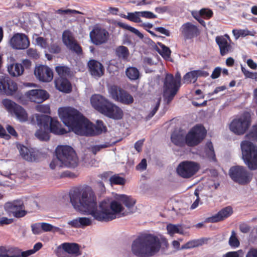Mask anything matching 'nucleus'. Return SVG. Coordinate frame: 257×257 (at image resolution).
<instances>
[{
	"instance_id": "obj_47",
	"label": "nucleus",
	"mask_w": 257,
	"mask_h": 257,
	"mask_svg": "<svg viewBox=\"0 0 257 257\" xmlns=\"http://www.w3.org/2000/svg\"><path fill=\"white\" fill-rule=\"evenodd\" d=\"M184 81L187 83H194L197 81V76L195 70L186 73L184 76Z\"/></svg>"
},
{
	"instance_id": "obj_13",
	"label": "nucleus",
	"mask_w": 257,
	"mask_h": 257,
	"mask_svg": "<svg viewBox=\"0 0 257 257\" xmlns=\"http://www.w3.org/2000/svg\"><path fill=\"white\" fill-rule=\"evenodd\" d=\"M198 163L191 161H184L178 166V174L184 178H190L199 170Z\"/></svg>"
},
{
	"instance_id": "obj_43",
	"label": "nucleus",
	"mask_w": 257,
	"mask_h": 257,
	"mask_svg": "<svg viewBox=\"0 0 257 257\" xmlns=\"http://www.w3.org/2000/svg\"><path fill=\"white\" fill-rule=\"evenodd\" d=\"M109 182L111 185H123L126 181L125 178L119 176V174H114L110 177Z\"/></svg>"
},
{
	"instance_id": "obj_54",
	"label": "nucleus",
	"mask_w": 257,
	"mask_h": 257,
	"mask_svg": "<svg viewBox=\"0 0 257 257\" xmlns=\"http://www.w3.org/2000/svg\"><path fill=\"white\" fill-rule=\"evenodd\" d=\"M161 101V98L159 97L158 99L157 102L155 107L153 108V109L152 110V111L150 112V113L147 115V116L146 117L147 119H150L155 114V113H156V112L157 111V110H158V109L159 108Z\"/></svg>"
},
{
	"instance_id": "obj_29",
	"label": "nucleus",
	"mask_w": 257,
	"mask_h": 257,
	"mask_svg": "<svg viewBox=\"0 0 257 257\" xmlns=\"http://www.w3.org/2000/svg\"><path fill=\"white\" fill-rule=\"evenodd\" d=\"M61 124L58 120L57 118H51V120L49 122V131L54 134L63 135L67 133L66 131L61 128Z\"/></svg>"
},
{
	"instance_id": "obj_16",
	"label": "nucleus",
	"mask_w": 257,
	"mask_h": 257,
	"mask_svg": "<svg viewBox=\"0 0 257 257\" xmlns=\"http://www.w3.org/2000/svg\"><path fill=\"white\" fill-rule=\"evenodd\" d=\"M11 47L16 50H25L30 44L28 37L23 33L15 34L9 41Z\"/></svg>"
},
{
	"instance_id": "obj_5",
	"label": "nucleus",
	"mask_w": 257,
	"mask_h": 257,
	"mask_svg": "<svg viewBox=\"0 0 257 257\" xmlns=\"http://www.w3.org/2000/svg\"><path fill=\"white\" fill-rule=\"evenodd\" d=\"M56 157L50 164L52 169L64 166L75 168L78 165V159L74 149L69 146H58L55 150Z\"/></svg>"
},
{
	"instance_id": "obj_27",
	"label": "nucleus",
	"mask_w": 257,
	"mask_h": 257,
	"mask_svg": "<svg viewBox=\"0 0 257 257\" xmlns=\"http://www.w3.org/2000/svg\"><path fill=\"white\" fill-rule=\"evenodd\" d=\"M19 152L22 157L29 162H34L38 160V156L36 153L31 151L23 145L20 146Z\"/></svg>"
},
{
	"instance_id": "obj_49",
	"label": "nucleus",
	"mask_w": 257,
	"mask_h": 257,
	"mask_svg": "<svg viewBox=\"0 0 257 257\" xmlns=\"http://www.w3.org/2000/svg\"><path fill=\"white\" fill-rule=\"evenodd\" d=\"M140 12H136L135 13H128L126 18L133 22L135 23H140L142 20L140 18Z\"/></svg>"
},
{
	"instance_id": "obj_14",
	"label": "nucleus",
	"mask_w": 257,
	"mask_h": 257,
	"mask_svg": "<svg viewBox=\"0 0 257 257\" xmlns=\"http://www.w3.org/2000/svg\"><path fill=\"white\" fill-rule=\"evenodd\" d=\"M62 38L64 44L71 52L78 56L83 54L82 47L78 44L70 31L68 30L64 31L62 34Z\"/></svg>"
},
{
	"instance_id": "obj_45",
	"label": "nucleus",
	"mask_w": 257,
	"mask_h": 257,
	"mask_svg": "<svg viewBox=\"0 0 257 257\" xmlns=\"http://www.w3.org/2000/svg\"><path fill=\"white\" fill-rule=\"evenodd\" d=\"M42 246L43 244L41 242H37L34 245L33 248L32 249L22 251V256L29 257L30 255L39 250L42 247Z\"/></svg>"
},
{
	"instance_id": "obj_30",
	"label": "nucleus",
	"mask_w": 257,
	"mask_h": 257,
	"mask_svg": "<svg viewBox=\"0 0 257 257\" xmlns=\"http://www.w3.org/2000/svg\"><path fill=\"white\" fill-rule=\"evenodd\" d=\"M216 42L219 46L220 53L221 56H224L230 51L231 46L228 44L225 38L222 37H217Z\"/></svg>"
},
{
	"instance_id": "obj_10",
	"label": "nucleus",
	"mask_w": 257,
	"mask_h": 257,
	"mask_svg": "<svg viewBox=\"0 0 257 257\" xmlns=\"http://www.w3.org/2000/svg\"><path fill=\"white\" fill-rule=\"evenodd\" d=\"M5 210L10 215L19 218L24 217L27 213L22 199H16L5 203Z\"/></svg>"
},
{
	"instance_id": "obj_25",
	"label": "nucleus",
	"mask_w": 257,
	"mask_h": 257,
	"mask_svg": "<svg viewBox=\"0 0 257 257\" xmlns=\"http://www.w3.org/2000/svg\"><path fill=\"white\" fill-rule=\"evenodd\" d=\"M89 124V128L87 130L84 135H87V134L90 136L98 135L106 131V127L104 125L103 122L101 120H97L96 125H92L90 121Z\"/></svg>"
},
{
	"instance_id": "obj_32",
	"label": "nucleus",
	"mask_w": 257,
	"mask_h": 257,
	"mask_svg": "<svg viewBox=\"0 0 257 257\" xmlns=\"http://www.w3.org/2000/svg\"><path fill=\"white\" fill-rule=\"evenodd\" d=\"M120 202L127 208V211H132V209L136 203V200L131 196L124 194L120 195L118 198Z\"/></svg>"
},
{
	"instance_id": "obj_58",
	"label": "nucleus",
	"mask_w": 257,
	"mask_h": 257,
	"mask_svg": "<svg viewBox=\"0 0 257 257\" xmlns=\"http://www.w3.org/2000/svg\"><path fill=\"white\" fill-rule=\"evenodd\" d=\"M27 54L28 57L37 59L39 58V55L36 49L29 48L27 51Z\"/></svg>"
},
{
	"instance_id": "obj_41",
	"label": "nucleus",
	"mask_w": 257,
	"mask_h": 257,
	"mask_svg": "<svg viewBox=\"0 0 257 257\" xmlns=\"http://www.w3.org/2000/svg\"><path fill=\"white\" fill-rule=\"evenodd\" d=\"M55 70L59 76V78H66L70 75V68L66 66H58L56 67Z\"/></svg>"
},
{
	"instance_id": "obj_2",
	"label": "nucleus",
	"mask_w": 257,
	"mask_h": 257,
	"mask_svg": "<svg viewBox=\"0 0 257 257\" xmlns=\"http://www.w3.org/2000/svg\"><path fill=\"white\" fill-rule=\"evenodd\" d=\"M58 112L65 125L76 134L84 136L89 128V121L77 109L71 107H61Z\"/></svg>"
},
{
	"instance_id": "obj_56",
	"label": "nucleus",
	"mask_w": 257,
	"mask_h": 257,
	"mask_svg": "<svg viewBox=\"0 0 257 257\" xmlns=\"http://www.w3.org/2000/svg\"><path fill=\"white\" fill-rule=\"evenodd\" d=\"M31 228L32 231L34 234H40L42 233L41 222L32 224Z\"/></svg>"
},
{
	"instance_id": "obj_46",
	"label": "nucleus",
	"mask_w": 257,
	"mask_h": 257,
	"mask_svg": "<svg viewBox=\"0 0 257 257\" xmlns=\"http://www.w3.org/2000/svg\"><path fill=\"white\" fill-rule=\"evenodd\" d=\"M228 243L231 247H238L240 245L239 241L237 238L236 233L232 230L231 236L229 237Z\"/></svg>"
},
{
	"instance_id": "obj_40",
	"label": "nucleus",
	"mask_w": 257,
	"mask_h": 257,
	"mask_svg": "<svg viewBox=\"0 0 257 257\" xmlns=\"http://www.w3.org/2000/svg\"><path fill=\"white\" fill-rule=\"evenodd\" d=\"M125 74L127 77L131 80H136L140 77V73L139 70L134 67H130L126 69Z\"/></svg>"
},
{
	"instance_id": "obj_33",
	"label": "nucleus",
	"mask_w": 257,
	"mask_h": 257,
	"mask_svg": "<svg viewBox=\"0 0 257 257\" xmlns=\"http://www.w3.org/2000/svg\"><path fill=\"white\" fill-rule=\"evenodd\" d=\"M191 14L194 19H197V18H199V16H200L202 18L208 20L212 18L213 13L210 9L203 8L199 12L192 11Z\"/></svg>"
},
{
	"instance_id": "obj_17",
	"label": "nucleus",
	"mask_w": 257,
	"mask_h": 257,
	"mask_svg": "<svg viewBox=\"0 0 257 257\" xmlns=\"http://www.w3.org/2000/svg\"><path fill=\"white\" fill-rule=\"evenodd\" d=\"M109 34L104 29L98 27H94L90 32V38L95 45H100L106 43L108 40Z\"/></svg>"
},
{
	"instance_id": "obj_55",
	"label": "nucleus",
	"mask_w": 257,
	"mask_h": 257,
	"mask_svg": "<svg viewBox=\"0 0 257 257\" xmlns=\"http://www.w3.org/2000/svg\"><path fill=\"white\" fill-rule=\"evenodd\" d=\"M49 51L51 53L58 54L61 52V48L57 43L51 44L49 47Z\"/></svg>"
},
{
	"instance_id": "obj_57",
	"label": "nucleus",
	"mask_w": 257,
	"mask_h": 257,
	"mask_svg": "<svg viewBox=\"0 0 257 257\" xmlns=\"http://www.w3.org/2000/svg\"><path fill=\"white\" fill-rule=\"evenodd\" d=\"M37 110L44 113H50V108L49 105H38L37 106Z\"/></svg>"
},
{
	"instance_id": "obj_48",
	"label": "nucleus",
	"mask_w": 257,
	"mask_h": 257,
	"mask_svg": "<svg viewBox=\"0 0 257 257\" xmlns=\"http://www.w3.org/2000/svg\"><path fill=\"white\" fill-rule=\"evenodd\" d=\"M120 26L127 30L130 31V32L134 33L136 35H137L140 39H143L144 38V35L142 33H141L136 28L128 25L125 23H120L119 24Z\"/></svg>"
},
{
	"instance_id": "obj_64",
	"label": "nucleus",
	"mask_w": 257,
	"mask_h": 257,
	"mask_svg": "<svg viewBox=\"0 0 257 257\" xmlns=\"http://www.w3.org/2000/svg\"><path fill=\"white\" fill-rule=\"evenodd\" d=\"M36 42L38 45H40L41 47L44 48H46L48 46L46 40L44 39L43 37H38L36 39Z\"/></svg>"
},
{
	"instance_id": "obj_11",
	"label": "nucleus",
	"mask_w": 257,
	"mask_h": 257,
	"mask_svg": "<svg viewBox=\"0 0 257 257\" xmlns=\"http://www.w3.org/2000/svg\"><path fill=\"white\" fill-rule=\"evenodd\" d=\"M108 92L113 100L122 104L130 105L134 102L133 96L126 90L116 85L111 86L108 88Z\"/></svg>"
},
{
	"instance_id": "obj_3",
	"label": "nucleus",
	"mask_w": 257,
	"mask_h": 257,
	"mask_svg": "<svg viewBox=\"0 0 257 257\" xmlns=\"http://www.w3.org/2000/svg\"><path fill=\"white\" fill-rule=\"evenodd\" d=\"M161 246L158 237L150 233H142L133 241L132 251L139 257H151L159 252Z\"/></svg>"
},
{
	"instance_id": "obj_18",
	"label": "nucleus",
	"mask_w": 257,
	"mask_h": 257,
	"mask_svg": "<svg viewBox=\"0 0 257 257\" xmlns=\"http://www.w3.org/2000/svg\"><path fill=\"white\" fill-rule=\"evenodd\" d=\"M26 97L32 102L40 103L47 99L49 97V93L42 89H32L25 93Z\"/></svg>"
},
{
	"instance_id": "obj_26",
	"label": "nucleus",
	"mask_w": 257,
	"mask_h": 257,
	"mask_svg": "<svg viewBox=\"0 0 257 257\" xmlns=\"http://www.w3.org/2000/svg\"><path fill=\"white\" fill-rule=\"evenodd\" d=\"M57 89L65 93L71 91L72 86L70 82L66 78H58L55 81Z\"/></svg>"
},
{
	"instance_id": "obj_52",
	"label": "nucleus",
	"mask_w": 257,
	"mask_h": 257,
	"mask_svg": "<svg viewBox=\"0 0 257 257\" xmlns=\"http://www.w3.org/2000/svg\"><path fill=\"white\" fill-rule=\"evenodd\" d=\"M108 145L106 144L92 146L88 149L92 152L93 155H95L97 152H99L102 149L106 148Z\"/></svg>"
},
{
	"instance_id": "obj_24",
	"label": "nucleus",
	"mask_w": 257,
	"mask_h": 257,
	"mask_svg": "<svg viewBox=\"0 0 257 257\" xmlns=\"http://www.w3.org/2000/svg\"><path fill=\"white\" fill-rule=\"evenodd\" d=\"M89 71L92 76L100 77L104 73V68L99 62L91 59L87 63Z\"/></svg>"
},
{
	"instance_id": "obj_62",
	"label": "nucleus",
	"mask_w": 257,
	"mask_h": 257,
	"mask_svg": "<svg viewBox=\"0 0 257 257\" xmlns=\"http://www.w3.org/2000/svg\"><path fill=\"white\" fill-rule=\"evenodd\" d=\"M65 251L62 246V244L55 250V253L58 257H65Z\"/></svg>"
},
{
	"instance_id": "obj_42",
	"label": "nucleus",
	"mask_w": 257,
	"mask_h": 257,
	"mask_svg": "<svg viewBox=\"0 0 257 257\" xmlns=\"http://www.w3.org/2000/svg\"><path fill=\"white\" fill-rule=\"evenodd\" d=\"M206 146L208 149V150L206 151V155L207 158L210 161L216 162L217 159L216 158L212 143L211 142H208Z\"/></svg>"
},
{
	"instance_id": "obj_35",
	"label": "nucleus",
	"mask_w": 257,
	"mask_h": 257,
	"mask_svg": "<svg viewBox=\"0 0 257 257\" xmlns=\"http://www.w3.org/2000/svg\"><path fill=\"white\" fill-rule=\"evenodd\" d=\"M24 71L23 65L20 63L12 65L8 68L9 73L12 76H20L23 73Z\"/></svg>"
},
{
	"instance_id": "obj_7",
	"label": "nucleus",
	"mask_w": 257,
	"mask_h": 257,
	"mask_svg": "<svg viewBox=\"0 0 257 257\" xmlns=\"http://www.w3.org/2000/svg\"><path fill=\"white\" fill-rule=\"evenodd\" d=\"M229 175L234 182L239 185H245L250 182L253 175L245 167L241 166H235L230 168Z\"/></svg>"
},
{
	"instance_id": "obj_6",
	"label": "nucleus",
	"mask_w": 257,
	"mask_h": 257,
	"mask_svg": "<svg viewBox=\"0 0 257 257\" xmlns=\"http://www.w3.org/2000/svg\"><path fill=\"white\" fill-rule=\"evenodd\" d=\"M240 147L242 159L249 169L252 170L257 169V146L250 142L243 141Z\"/></svg>"
},
{
	"instance_id": "obj_61",
	"label": "nucleus",
	"mask_w": 257,
	"mask_h": 257,
	"mask_svg": "<svg viewBox=\"0 0 257 257\" xmlns=\"http://www.w3.org/2000/svg\"><path fill=\"white\" fill-rule=\"evenodd\" d=\"M140 13L141 16L144 18L148 19H155L157 18V16L151 12L143 11L140 12Z\"/></svg>"
},
{
	"instance_id": "obj_38",
	"label": "nucleus",
	"mask_w": 257,
	"mask_h": 257,
	"mask_svg": "<svg viewBox=\"0 0 257 257\" xmlns=\"http://www.w3.org/2000/svg\"><path fill=\"white\" fill-rule=\"evenodd\" d=\"M206 238H201L188 241L182 246V248H191L202 245L205 242L207 241Z\"/></svg>"
},
{
	"instance_id": "obj_50",
	"label": "nucleus",
	"mask_w": 257,
	"mask_h": 257,
	"mask_svg": "<svg viewBox=\"0 0 257 257\" xmlns=\"http://www.w3.org/2000/svg\"><path fill=\"white\" fill-rule=\"evenodd\" d=\"M8 76H0V93L5 94L6 84H8Z\"/></svg>"
},
{
	"instance_id": "obj_8",
	"label": "nucleus",
	"mask_w": 257,
	"mask_h": 257,
	"mask_svg": "<svg viewBox=\"0 0 257 257\" xmlns=\"http://www.w3.org/2000/svg\"><path fill=\"white\" fill-rule=\"evenodd\" d=\"M206 135L205 127L201 124H196L186 135L185 143L189 147H195L203 141Z\"/></svg>"
},
{
	"instance_id": "obj_23",
	"label": "nucleus",
	"mask_w": 257,
	"mask_h": 257,
	"mask_svg": "<svg viewBox=\"0 0 257 257\" xmlns=\"http://www.w3.org/2000/svg\"><path fill=\"white\" fill-rule=\"evenodd\" d=\"M181 31L186 39H191L198 36L200 33L197 27L189 22L183 25Z\"/></svg>"
},
{
	"instance_id": "obj_31",
	"label": "nucleus",
	"mask_w": 257,
	"mask_h": 257,
	"mask_svg": "<svg viewBox=\"0 0 257 257\" xmlns=\"http://www.w3.org/2000/svg\"><path fill=\"white\" fill-rule=\"evenodd\" d=\"M69 224L74 227H83L90 225L92 220L87 217H78L71 220Z\"/></svg>"
},
{
	"instance_id": "obj_12",
	"label": "nucleus",
	"mask_w": 257,
	"mask_h": 257,
	"mask_svg": "<svg viewBox=\"0 0 257 257\" xmlns=\"http://www.w3.org/2000/svg\"><path fill=\"white\" fill-rule=\"evenodd\" d=\"M2 104L7 111L12 114H14L20 121L25 122L28 120V114L21 106L9 99L3 100Z\"/></svg>"
},
{
	"instance_id": "obj_20",
	"label": "nucleus",
	"mask_w": 257,
	"mask_h": 257,
	"mask_svg": "<svg viewBox=\"0 0 257 257\" xmlns=\"http://www.w3.org/2000/svg\"><path fill=\"white\" fill-rule=\"evenodd\" d=\"M109 102L108 99L98 94H93L90 98V102L92 107L101 114Z\"/></svg>"
},
{
	"instance_id": "obj_53",
	"label": "nucleus",
	"mask_w": 257,
	"mask_h": 257,
	"mask_svg": "<svg viewBox=\"0 0 257 257\" xmlns=\"http://www.w3.org/2000/svg\"><path fill=\"white\" fill-rule=\"evenodd\" d=\"M243 251L242 249L237 251H229L223 254L222 257H239L240 255H243Z\"/></svg>"
},
{
	"instance_id": "obj_59",
	"label": "nucleus",
	"mask_w": 257,
	"mask_h": 257,
	"mask_svg": "<svg viewBox=\"0 0 257 257\" xmlns=\"http://www.w3.org/2000/svg\"><path fill=\"white\" fill-rule=\"evenodd\" d=\"M41 228H42V232H48L51 231L54 228V226L46 222H41Z\"/></svg>"
},
{
	"instance_id": "obj_15",
	"label": "nucleus",
	"mask_w": 257,
	"mask_h": 257,
	"mask_svg": "<svg viewBox=\"0 0 257 257\" xmlns=\"http://www.w3.org/2000/svg\"><path fill=\"white\" fill-rule=\"evenodd\" d=\"M250 124L249 118L243 115L233 119L230 124L229 128L235 134L241 135L246 132Z\"/></svg>"
},
{
	"instance_id": "obj_28",
	"label": "nucleus",
	"mask_w": 257,
	"mask_h": 257,
	"mask_svg": "<svg viewBox=\"0 0 257 257\" xmlns=\"http://www.w3.org/2000/svg\"><path fill=\"white\" fill-rule=\"evenodd\" d=\"M51 117L47 115L35 114L33 116V119H36V121L38 126L41 128L42 127L44 130L49 131V125Z\"/></svg>"
},
{
	"instance_id": "obj_63",
	"label": "nucleus",
	"mask_w": 257,
	"mask_h": 257,
	"mask_svg": "<svg viewBox=\"0 0 257 257\" xmlns=\"http://www.w3.org/2000/svg\"><path fill=\"white\" fill-rule=\"evenodd\" d=\"M14 222L13 218H8L6 217H3L0 218V226H3L4 225H8Z\"/></svg>"
},
{
	"instance_id": "obj_51",
	"label": "nucleus",
	"mask_w": 257,
	"mask_h": 257,
	"mask_svg": "<svg viewBox=\"0 0 257 257\" xmlns=\"http://www.w3.org/2000/svg\"><path fill=\"white\" fill-rule=\"evenodd\" d=\"M246 137L250 140L257 142V124L252 126L251 131L246 135Z\"/></svg>"
},
{
	"instance_id": "obj_1",
	"label": "nucleus",
	"mask_w": 257,
	"mask_h": 257,
	"mask_svg": "<svg viewBox=\"0 0 257 257\" xmlns=\"http://www.w3.org/2000/svg\"><path fill=\"white\" fill-rule=\"evenodd\" d=\"M70 202L74 208L91 215L96 219L99 211L97 197L92 188L88 186H80L72 189L69 192Z\"/></svg>"
},
{
	"instance_id": "obj_44",
	"label": "nucleus",
	"mask_w": 257,
	"mask_h": 257,
	"mask_svg": "<svg viewBox=\"0 0 257 257\" xmlns=\"http://www.w3.org/2000/svg\"><path fill=\"white\" fill-rule=\"evenodd\" d=\"M49 132V131L46 130H42L41 128L37 131L35 133V136L40 141H47L50 139Z\"/></svg>"
},
{
	"instance_id": "obj_37",
	"label": "nucleus",
	"mask_w": 257,
	"mask_h": 257,
	"mask_svg": "<svg viewBox=\"0 0 257 257\" xmlns=\"http://www.w3.org/2000/svg\"><path fill=\"white\" fill-rule=\"evenodd\" d=\"M66 252L69 254H78L79 252V246L76 243H63L62 244Z\"/></svg>"
},
{
	"instance_id": "obj_9",
	"label": "nucleus",
	"mask_w": 257,
	"mask_h": 257,
	"mask_svg": "<svg viewBox=\"0 0 257 257\" xmlns=\"http://www.w3.org/2000/svg\"><path fill=\"white\" fill-rule=\"evenodd\" d=\"M163 97L168 103L173 99L177 93V74L175 78L171 74H167L164 81Z\"/></svg>"
},
{
	"instance_id": "obj_21",
	"label": "nucleus",
	"mask_w": 257,
	"mask_h": 257,
	"mask_svg": "<svg viewBox=\"0 0 257 257\" xmlns=\"http://www.w3.org/2000/svg\"><path fill=\"white\" fill-rule=\"evenodd\" d=\"M102 114L109 118L117 120L121 119L123 115L121 108L111 101L109 102Z\"/></svg>"
},
{
	"instance_id": "obj_19",
	"label": "nucleus",
	"mask_w": 257,
	"mask_h": 257,
	"mask_svg": "<svg viewBox=\"0 0 257 257\" xmlns=\"http://www.w3.org/2000/svg\"><path fill=\"white\" fill-rule=\"evenodd\" d=\"M34 74L42 82H50L53 78L52 70L47 66L40 65L35 68Z\"/></svg>"
},
{
	"instance_id": "obj_4",
	"label": "nucleus",
	"mask_w": 257,
	"mask_h": 257,
	"mask_svg": "<svg viewBox=\"0 0 257 257\" xmlns=\"http://www.w3.org/2000/svg\"><path fill=\"white\" fill-rule=\"evenodd\" d=\"M133 213V211L124 210L121 203L118 201L113 200L110 202L109 200H104L99 203V211L96 220L108 222Z\"/></svg>"
},
{
	"instance_id": "obj_34",
	"label": "nucleus",
	"mask_w": 257,
	"mask_h": 257,
	"mask_svg": "<svg viewBox=\"0 0 257 257\" xmlns=\"http://www.w3.org/2000/svg\"><path fill=\"white\" fill-rule=\"evenodd\" d=\"M8 84H6L5 94L8 96L13 95L18 90V85L16 82L8 76Z\"/></svg>"
},
{
	"instance_id": "obj_39",
	"label": "nucleus",
	"mask_w": 257,
	"mask_h": 257,
	"mask_svg": "<svg viewBox=\"0 0 257 257\" xmlns=\"http://www.w3.org/2000/svg\"><path fill=\"white\" fill-rule=\"evenodd\" d=\"M115 54L119 58L126 60L129 56L130 52L126 47L120 46L116 48Z\"/></svg>"
},
{
	"instance_id": "obj_22",
	"label": "nucleus",
	"mask_w": 257,
	"mask_h": 257,
	"mask_svg": "<svg viewBox=\"0 0 257 257\" xmlns=\"http://www.w3.org/2000/svg\"><path fill=\"white\" fill-rule=\"evenodd\" d=\"M232 213V208L230 206H228L221 209L214 215L207 218L205 222L211 223L220 222L231 216Z\"/></svg>"
},
{
	"instance_id": "obj_36",
	"label": "nucleus",
	"mask_w": 257,
	"mask_h": 257,
	"mask_svg": "<svg viewBox=\"0 0 257 257\" xmlns=\"http://www.w3.org/2000/svg\"><path fill=\"white\" fill-rule=\"evenodd\" d=\"M156 50L165 59L170 58L171 50L170 49L161 42H158L156 46Z\"/></svg>"
},
{
	"instance_id": "obj_60",
	"label": "nucleus",
	"mask_w": 257,
	"mask_h": 257,
	"mask_svg": "<svg viewBox=\"0 0 257 257\" xmlns=\"http://www.w3.org/2000/svg\"><path fill=\"white\" fill-rule=\"evenodd\" d=\"M167 229L168 233L171 236H173L177 233V225L169 224L167 226Z\"/></svg>"
}]
</instances>
